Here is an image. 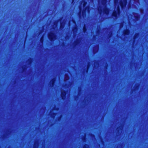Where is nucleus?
I'll return each mask as SVG.
<instances>
[{"label":"nucleus","instance_id":"1","mask_svg":"<svg viewBox=\"0 0 148 148\" xmlns=\"http://www.w3.org/2000/svg\"><path fill=\"white\" fill-rule=\"evenodd\" d=\"M126 3V0L121 1L119 3H118V0H114V3L115 7L116 8V11L113 12L112 15L116 18L117 17L119 14V5L123 8V7L125 6Z\"/></svg>","mask_w":148,"mask_h":148},{"label":"nucleus","instance_id":"2","mask_svg":"<svg viewBox=\"0 0 148 148\" xmlns=\"http://www.w3.org/2000/svg\"><path fill=\"white\" fill-rule=\"evenodd\" d=\"M86 3L84 1H82V2L81 5L80 6H79V9L80 10L79 16L81 17L82 16L84 18L86 16V12L88 13L89 12V7L87 6L85 7Z\"/></svg>","mask_w":148,"mask_h":148},{"label":"nucleus","instance_id":"3","mask_svg":"<svg viewBox=\"0 0 148 148\" xmlns=\"http://www.w3.org/2000/svg\"><path fill=\"white\" fill-rule=\"evenodd\" d=\"M48 38L51 40L52 41L56 39V35L53 33H51L49 34Z\"/></svg>","mask_w":148,"mask_h":148},{"label":"nucleus","instance_id":"4","mask_svg":"<svg viewBox=\"0 0 148 148\" xmlns=\"http://www.w3.org/2000/svg\"><path fill=\"white\" fill-rule=\"evenodd\" d=\"M66 94V93L65 92L62 90L61 91V96L62 99H64Z\"/></svg>","mask_w":148,"mask_h":148},{"label":"nucleus","instance_id":"5","mask_svg":"<svg viewBox=\"0 0 148 148\" xmlns=\"http://www.w3.org/2000/svg\"><path fill=\"white\" fill-rule=\"evenodd\" d=\"M129 33V31L128 30H126L124 32V34H128Z\"/></svg>","mask_w":148,"mask_h":148},{"label":"nucleus","instance_id":"6","mask_svg":"<svg viewBox=\"0 0 148 148\" xmlns=\"http://www.w3.org/2000/svg\"><path fill=\"white\" fill-rule=\"evenodd\" d=\"M69 79V77L68 75H66L65 76L64 78V80L66 81V80H67Z\"/></svg>","mask_w":148,"mask_h":148},{"label":"nucleus","instance_id":"7","mask_svg":"<svg viewBox=\"0 0 148 148\" xmlns=\"http://www.w3.org/2000/svg\"><path fill=\"white\" fill-rule=\"evenodd\" d=\"M55 81V79H53L52 81H51L50 83V84H52V86L53 85Z\"/></svg>","mask_w":148,"mask_h":148},{"label":"nucleus","instance_id":"8","mask_svg":"<svg viewBox=\"0 0 148 148\" xmlns=\"http://www.w3.org/2000/svg\"><path fill=\"white\" fill-rule=\"evenodd\" d=\"M43 37H42L40 39V42L42 43L43 42Z\"/></svg>","mask_w":148,"mask_h":148},{"label":"nucleus","instance_id":"9","mask_svg":"<svg viewBox=\"0 0 148 148\" xmlns=\"http://www.w3.org/2000/svg\"><path fill=\"white\" fill-rule=\"evenodd\" d=\"M83 148H89V147L88 145H86L84 146Z\"/></svg>","mask_w":148,"mask_h":148},{"label":"nucleus","instance_id":"10","mask_svg":"<svg viewBox=\"0 0 148 148\" xmlns=\"http://www.w3.org/2000/svg\"><path fill=\"white\" fill-rule=\"evenodd\" d=\"M86 29H85V26L84 27V28H83V31L84 32H85L86 31Z\"/></svg>","mask_w":148,"mask_h":148},{"label":"nucleus","instance_id":"11","mask_svg":"<svg viewBox=\"0 0 148 148\" xmlns=\"http://www.w3.org/2000/svg\"><path fill=\"white\" fill-rule=\"evenodd\" d=\"M38 146V144H37V145H36V143H35V144H34V147H35V146Z\"/></svg>","mask_w":148,"mask_h":148},{"label":"nucleus","instance_id":"12","mask_svg":"<svg viewBox=\"0 0 148 148\" xmlns=\"http://www.w3.org/2000/svg\"><path fill=\"white\" fill-rule=\"evenodd\" d=\"M61 28H62V23H61V26H60Z\"/></svg>","mask_w":148,"mask_h":148},{"label":"nucleus","instance_id":"13","mask_svg":"<svg viewBox=\"0 0 148 148\" xmlns=\"http://www.w3.org/2000/svg\"><path fill=\"white\" fill-rule=\"evenodd\" d=\"M122 27V25H121L120 26V28L121 27Z\"/></svg>","mask_w":148,"mask_h":148},{"label":"nucleus","instance_id":"14","mask_svg":"<svg viewBox=\"0 0 148 148\" xmlns=\"http://www.w3.org/2000/svg\"><path fill=\"white\" fill-rule=\"evenodd\" d=\"M90 2H92L93 0H90Z\"/></svg>","mask_w":148,"mask_h":148},{"label":"nucleus","instance_id":"15","mask_svg":"<svg viewBox=\"0 0 148 148\" xmlns=\"http://www.w3.org/2000/svg\"><path fill=\"white\" fill-rule=\"evenodd\" d=\"M97 50H98V48H97V49H96V51H97Z\"/></svg>","mask_w":148,"mask_h":148},{"label":"nucleus","instance_id":"16","mask_svg":"<svg viewBox=\"0 0 148 148\" xmlns=\"http://www.w3.org/2000/svg\"><path fill=\"white\" fill-rule=\"evenodd\" d=\"M138 17L136 19H137V20H138Z\"/></svg>","mask_w":148,"mask_h":148},{"label":"nucleus","instance_id":"17","mask_svg":"<svg viewBox=\"0 0 148 148\" xmlns=\"http://www.w3.org/2000/svg\"><path fill=\"white\" fill-rule=\"evenodd\" d=\"M55 25L56 27V25Z\"/></svg>","mask_w":148,"mask_h":148},{"label":"nucleus","instance_id":"18","mask_svg":"<svg viewBox=\"0 0 148 148\" xmlns=\"http://www.w3.org/2000/svg\"><path fill=\"white\" fill-rule=\"evenodd\" d=\"M94 52L95 51V49H94Z\"/></svg>","mask_w":148,"mask_h":148},{"label":"nucleus","instance_id":"19","mask_svg":"<svg viewBox=\"0 0 148 148\" xmlns=\"http://www.w3.org/2000/svg\"><path fill=\"white\" fill-rule=\"evenodd\" d=\"M74 0H73V1Z\"/></svg>","mask_w":148,"mask_h":148}]
</instances>
